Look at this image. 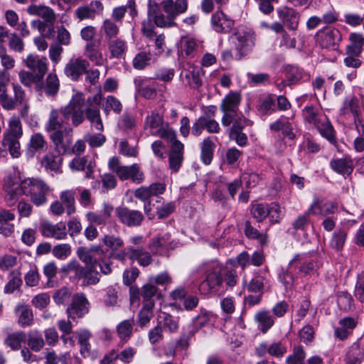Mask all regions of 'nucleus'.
I'll list each match as a JSON object with an SVG mask.
<instances>
[{
    "mask_svg": "<svg viewBox=\"0 0 364 364\" xmlns=\"http://www.w3.org/2000/svg\"><path fill=\"white\" fill-rule=\"evenodd\" d=\"M85 105V97L82 92L74 94L68 104L62 106L60 109H53L50 112L48 120L45 125L47 132H52L50 139L53 142L55 149L60 151L63 150L65 153L68 150L70 143H64L65 134L73 132V128L69 124L71 120L74 127H78L85 121L83 107Z\"/></svg>",
    "mask_w": 364,
    "mask_h": 364,
    "instance_id": "obj_1",
    "label": "nucleus"
},
{
    "mask_svg": "<svg viewBox=\"0 0 364 364\" xmlns=\"http://www.w3.org/2000/svg\"><path fill=\"white\" fill-rule=\"evenodd\" d=\"M187 9V0H164L160 4L154 0H149L147 16L153 21L156 27L171 28L176 26V17L186 12Z\"/></svg>",
    "mask_w": 364,
    "mask_h": 364,
    "instance_id": "obj_2",
    "label": "nucleus"
},
{
    "mask_svg": "<svg viewBox=\"0 0 364 364\" xmlns=\"http://www.w3.org/2000/svg\"><path fill=\"white\" fill-rule=\"evenodd\" d=\"M28 70L18 73L19 81L26 87H31L43 80L48 70V61L46 57L30 54L23 60Z\"/></svg>",
    "mask_w": 364,
    "mask_h": 364,
    "instance_id": "obj_3",
    "label": "nucleus"
},
{
    "mask_svg": "<svg viewBox=\"0 0 364 364\" xmlns=\"http://www.w3.org/2000/svg\"><path fill=\"white\" fill-rule=\"evenodd\" d=\"M23 195L30 197L31 203L37 206H43L48 203L47 196L50 192V186L39 178H26L21 181Z\"/></svg>",
    "mask_w": 364,
    "mask_h": 364,
    "instance_id": "obj_4",
    "label": "nucleus"
},
{
    "mask_svg": "<svg viewBox=\"0 0 364 364\" xmlns=\"http://www.w3.org/2000/svg\"><path fill=\"white\" fill-rule=\"evenodd\" d=\"M255 34L250 28L240 27L231 36L236 50L235 58L240 60L250 54L255 46Z\"/></svg>",
    "mask_w": 364,
    "mask_h": 364,
    "instance_id": "obj_5",
    "label": "nucleus"
},
{
    "mask_svg": "<svg viewBox=\"0 0 364 364\" xmlns=\"http://www.w3.org/2000/svg\"><path fill=\"white\" fill-rule=\"evenodd\" d=\"M223 269L215 266L208 270L205 279L200 284L199 291L204 295H219L223 291Z\"/></svg>",
    "mask_w": 364,
    "mask_h": 364,
    "instance_id": "obj_6",
    "label": "nucleus"
},
{
    "mask_svg": "<svg viewBox=\"0 0 364 364\" xmlns=\"http://www.w3.org/2000/svg\"><path fill=\"white\" fill-rule=\"evenodd\" d=\"M241 102V95L238 92L230 91L225 95L220 105V110L223 113L221 119L224 127H228L232 124V117L239 114V106Z\"/></svg>",
    "mask_w": 364,
    "mask_h": 364,
    "instance_id": "obj_7",
    "label": "nucleus"
},
{
    "mask_svg": "<svg viewBox=\"0 0 364 364\" xmlns=\"http://www.w3.org/2000/svg\"><path fill=\"white\" fill-rule=\"evenodd\" d=\"M314 38L321 48L330 50H336L342 40L341 31L332 26H325L318 30Z\"/></svg>",
    "mask_w": 364,
    "mask_h": 364,
    "instance_id": "obj_8",
    "label": "nucleus"
},
{
    "mask_svg": "<svg viewBox=\"0 0 364 364\" xmlns=\"http://www.w3.org/2000/svg\"><path fill=\"white\" fill-rule=\"evenodd\" d=\"M144 128L149 130L151 135L163 138L171 139L173 129L167 124H164L163 117L157 112H151L145 119Z\"/></svg>",
    "mask_w": 364,
    "mask_h": 364,
    "instance_id": "obj_9",
    "label": "nucleus"
},
{
    "mask_svg": "<svg viewBox=\"0 0 364 364\" xmlns=\"http://www.w3.org/2000/svg\"><path fill=\"white\" fill-rule=\"evenodd\" d=\"M289 267L298 269V274L306 276L313 274L318 268V262L314 259H309L308 253L296 254L289 261Z\"/></svg>",
    "mask_w": 364,
    "mask_h": 364,
    "instance_id": "obj_10",
    "label": "nucleus"
},
{
    "mask_svg": "<svg viewBox=\"0 0 364 364\" xmlns=\"http://www.w3.org/2000/svg\"><path fill=\"white\" fill-rule=\"evenodd\" d=\"M90 63L82 57L71 58L65 64L63 73L73 81H77L87 72Z\"/></svg>",
    "mask_w": 364,
    "mask_h": 364,
    "instance_id": "obj_11",
    "label": "nucleus"
},
{
    "mask_svg": "<svg viewBox=\"0 0 364 364\" xmlns=\"http://www.w3.org/2000/svg\"><path fill=\"white\" fill-rule=\"evenodd\" d=\"M119 221L129 228L140 226L144 219L143 213L137 210L127 207H117L115 209Z\"/></svg>",
    "mask_w": 364,
    "mask_h": 364,
    "instance_id": "obj_12",
    "label": "nucleus"
},
{
    "mask_svg": "<svg viewBox=\"0 0 364 364\" xmlns=\"http://www.w3.org/2000/svg\"><path fill=\"white\" fill-rule=\"evenodd\" d=\"M89 311V302L84 294H75L73 296L70 304L67 309L68 318L75 320L82 318Z\"/></svg>",
    "mask_w": 364,
    "mask_h": 364,
    "instance_id": "obj_13",
    "label": "nucleus"
},
{
    "mask_svg": "<svg viewBox=\"0 0 364 364\" xmlns=\"http://www.w3.org/2000/svg\"><path fill=\"white\" fill-rule=\"evenodd\" d=\"M364 106L363 102L359 100L358 97L354 95L348 96L343 100L342 106L340 109V114L345 118H348L350 116L353 119L363 116V111Z\"/></svg>",
    "mask_w": 364,
    "mask_h": 364,
    "instance_id": "obj_14",
    "label": "nucleus"
},
{
    "mask_svg": "<svg viewBox=\"0 0 364 364\" xmlns=\"http://www.w3.org/2000/svg\"><path fill=\"white\" fill-rule=\"evenodd\" d=\"M34 85L37 92H44L48 97H55L59 92L60 84L58 75L53 72L46 76L45 81L41 80Z\"/></svg>",
    "mask_w": 364,
    "mask_h": 364,
    "instance_id": "obj_15",
    "label": "nucleus"
},
{
    "mask_svg": "<svg viewBox=\"0 0 364 364\" xmlns=\"http://www.w3.org/2000/svg\"><path fill=\"white\" fill-rule=\"evenodd\" d=\"M208 133H219L220 128L218 122L215 119L200 117L192 125V134L195 136H199L202 134L203 130Z\"/></svg>",
    "mask_w": 364,
    "mask_h": 364,
    "instance_id": "obj_16",
    "label": "nucleus"
},
{
    "mask_svg": "<svg viewBox=\"0 0 364 364\" xmlns=\"http://www.w3.org/2000/svg\"><path fill=\"white\" fill-rule=\"evenodd\" d=\"M338 210L337 204L332 201L323 202V200L315 198L307 210V213L313 215H321L326 217L334 214Z\"/></svg>",
    "mask_w": 364,
    "mask_h": 364,
    "instance_id": "obj_17",
    "label": "nucleus"
},
{
    "mask_svg": "<svg viewBox=\"0 0 364 364\" xmlns=\"http://www.w3.org/2000/svg\"><path fill=\"white\" fill-rule=\"evenodd\" d=\"M41 232L43 237H53L58 240H65L68 235L66 225L63 222L56 224L43 223L41 225Z\"/></svg>",
    "mask_w": 364,
    "mask_h": 364,
    "instance_id": "obj_18",
    "label": "nucleus"
},
{
    "mask_svg": "<svg viewBox=\"0 0 364 364\" xmlns=\"http://www.w3.org/2000/svg\"><path fill=\"white\" fill-rule=\"evenodd\" d=\"M211 26L217 33H229L234 26V21L222 11H217L211 17Z\"/></svg>",
    "mask_w": 364,
    "mask_h": 364,
    "instance_id": "obj_19",
    "label": "nucleus"
},
{
    "mask_svg": "<svg viewBox=\"0 0 364 364\" xmlns=\"http://www.w3.org/2000/svg\"><path fill=\"white\" fill-rule=\"evenodd\" d=\"M104 9L103 4L100 1H92L89 4L77 8L75 11V16L80 20L95 19Z\"/></svg>",
    "mask_w": 364,
    "mask_h": 364,
    "instance_id": "obj_20",
    "label": "nucleus"
},
{
    "mask_svg": "<svg viewBox=\"0 0 364 364\" xmlns=\"http://www.w3.org/2000/svg\"><path fill=\"white\" fill-rule=\"evenodd\" d=\"M279 18L282 21L283 24L289 30L295 31L298 28L299 14L294 9L287 6L277 9Z\"/></svg>",
    "mask_w": 364,
    "mask_h": 364,
    "instance_id": "obj_21",
    "label": "nucleus"
},
{
    "mask_svg": "<svg viewBox=\"0 0 364 364\" xmlns=\"http://www.w3.org/2000/svg\"><path fill=\"white\" fill-rule=\"evenodd\" d=\"M26 11L29 15L42 18L48 23L53 24L56 20V14L49 6L32 4L27 7Z\"/></svg>",
    "mask_w": 364,
    "mask_h": 364,
    "instance_id": "obj_22",
    "label": "nucleus"
},
{
    "mask_svg": "<svg viewBox=\"0 0 364 364\" xmlns=\"http://www.w3.org/2000/svg\"><path fill=\"white\" fill-rule=\"evenodd\" d=\"M75 277L80 280L85 279L87 284L95 285L97 284L100 280V274L95 268V265H85L79 267Z\"/></svg>",
    "mask_w": 364,
    "mask_h": 364,
    "instance_id": "obj_23",
    "label": "nucleus"
},
{
    "mask_svg": "<svg viewBox=\"0 0 364 364\" xmlns=\"http://www.w3.org/2000/svg\"><path fill=\"white\" fill-rule=\"evenodd\" d=\"M10 82V74L6 70H0V103L3 108H12V97L7 94Z\"/></svg>",
    "mask_w": 364,
    "mask_h": 364,
    "instance_id": "obj_24",
    "label": "nucleus"
},
{
    "mask_svg": "<svg viewBox=\"0 0 364 364\" xmlns=\"http://www.w3.org/2000/svg\"><path fill=\"white\" fill-rule=\"evenodd\" d=\"M268 273L260 271L255 273L247 285V290L250 292L263 294L269 286Z\"/></svg>",
    "mask_w": 364,
    "mask_h": 364,
    "instance_id": "obj_25",
    "label": "nucleus"
},
{
    "mask_svg": "<svg viewBox=\"0 0 364 364\" xmlns=\"http://www.w3.org/2000/svg\"><path fill=\"white\" fill-rule=\"evenodd\" d=\"M279 206L277 204H272V206H269L267 203H258L252 205L251 209V213L257 222L263 221L273 212L277 213V218H279Z\"/></svg>",
    "mask_w": 364,
    "mask_h": 364,
    "instance_id": "obj_26",
    "label": "nucleus"
},
{
    "mask_svg": "<svg viewBox=\"0 0 364 364\" xmlns=\"http://www.w3.org/2000/svg\"><path fill=\"white\" fill-rule=\"evenodd\" d=\"M357 322L352 317H346L341 319L338 326L335 328L334 335L341 341L346 339L355 328Z\"/></svg>",
    "mask_w": 364,
    "mask_h": 364,
    "instance_id": "obj_27",
    "label": "nucleus"
},
{
    "mask_svg": "<svg viewBox=\"0 0 364 364\" xmlns=\"http://www.w3.org/2000/svg\"><path fill=\"white\" fill-rule=\"evenodd\" d=\"M330 167L336 173L343 176H350L353 171V163L348 157L333 159L330 161Z\"/></svg>",
    "mask_w": 364,
    "mask_h": 364,
    "instance_id": "obj_28",
    "label": "nucleus"
},
{
    "mask_svg": "<svg viewBox=\"0 0 364 364\" xmlns=\"http://www.w3.org/2000/svg\"><path fill=\"white\" fill-rule=\"evenodd\" d=\"M56 151V154L53 152H48L45 154L42 159V165L47 169L55 172L60 171L63 164V156H61V153L63 154V151L60 149V151Z\"/></svg>",
    "mask_w": 364,
    "mask_h": 364,
    "instance_id": "obj_29",
    "label": "nucleus"
},
{
    "mask_svg": "<svg viewBox=\"0 0 364 364\" xmlns=\"http://www.w3.org/2000/svg\"><path fill=\"white\" fill-rule=\"evenodd\" d=\"M127 11L132 18L137 16V10L134 0H128L126 5L114 8L111 19L117 23H121Z\"/></svg>",
    "mask_w": 364,
    "mask_h": 364,
    "instance_id": "obj_30",
    "label": "nucleus"
},
{
    "mask_svg": "<svg viewBox=\"0 0 364 364\" xmlns=\"http://www.w3.org/2000/svg\"><path fill=\"white\" fill-rule=\"evenodd\" d=\"M14 311L17 315V323L20 326L28 327L33 323V311L28 306L18 304L15 307Z\"/></svg>",
    "mask_w": 364,
    "mask_h": 364,
    "instance_id": "obj_31",
    "label": "nucleus"
},
{
    "mask_svg": "<svg viewBox=\"0 0 364 364\" xmlns=\"http://www.w3.org/2000/svg\"><path fill=\"white\" fill-rule=\"evenodd\" d=\"M21 182L15 183L12 181H8L4 186L6 192L5 201L8 206H13L16 204L18 198L23 195L21 188Z\"/></svg>",
    "mask_w": 364,
    "mask_h": 364,
    "instance_id": "obj_32",
    "label": "nucleus"
},
{
    "mask_svg": "<svg viewBox=\"0 0 364 364\" xmlns=\"http://www.w3.org/2000/svg\"><path fill=\"white\" fill-rule=\"evenodd\" d=\"M345 364H361L364 360V350L358 343H353L346 351Z\"/></svg>",
    "mask_w": 364,
    "mask_h": 364,
    "instance_id": "obj_33",
    "label": "nucleus"
},
{
    "mask_svg": "<svg viewBox=\"0 0 364 364\" xmlns=\"http://www.w3.org/2000/svg\"><path fill=\"white\" fill-rule=\"evenodd\" d=\"M275 96L268 94L259 97L256 108L260 114L269 115L275 112Z\"/></svg>",
    "mask_w": 364,
    "mask_h": 364,
    "instance_id": "obj_34",
    "label": "nucleus"
},
{
    "mask_svg": "<svg viewBox=\"0 0 364 364\" xmlns=\"http://www.w3.org/2000/svg\"><path fill=\"white\" fill-rule=\"evenodd\" d=\"M288 119L284 117H280L269 125V129L274 132L282 131L284 137L294 139L295 134L293 132V126Z\"/></svg>",
    "mask_w": 364,
    "mask_h": 364,
    "instance_id": "obj_35",
    "label": "nucleus"
},
{
    "mask_svg": "<svg viewBox=\"0 0 364 364\" xmlns=\"http://www.w3.org/2000/svg\"><path fill=\"white\" fill-rule=\"evenodd\" d=\"M48 142L45 136L39 132L31 136L28 144V152L33 155L35 153H42L47 149Z\"/></svg>",
    "mask_w": 364,
    "mask_h": 364,
    "instance_id": "obj_36",
    "label": "nucleus"
},
{
    "mask_svg": "<svg viewBox=\"0 0 364 364\" xmlns=\"http://www.w3.org/2000/svg\"><path fill=\"white\" fill-rule=\"evenodd\" d=\"M127 254L132 261H136L139 265L146 267L152 262L151 256L142 248L127 247Z\"/></svg>",
    "mask_w": 364,
    "mask_h": 364,
    "instance_id": "obj_37",
    "label": "nucleus"
},
{
    "mask_svg": "<svg viewBox=\"0 0 364 364\" xmlns=\"http://www.w3.org/2000/svg\"><path fill=\"white\" fill-rule=\"evenodd\" d=\"M107 42L110 53L109 58L120 59L123 58L127 48V42L124 40L116 38Z\"/></svg>",
    "mask_w": 364,
    "mask_h": 364,
    "instance_id": "obj_38",
    "label": "nucleus"
},
{
    "mask_svg": "<svg viewBox=\"0 0 364 364\" xmlns=\"http://www.w3.org/2000/svg\"><path fill=\"white\" fill-rule=\"evenodd\" d=\"M100 32L106 41L116 38L119 33V25L111 18H106L100 26Z\"/></svg>",
    "mask_w": 364,
    "mask_h": 364,
    "instance_id": "obj_39",
    "label": "nucleus"
},
{
    "mask_svg": "<svg viewBox=\"0 0 364 364\" xmlns=\"http://www.w3.org/2000/svg\"><path fill=\"white\" fill-rule=\"evenodd\" d=\"M97 47L95 42L87 43L85 46L84 55L96 65H102L104 62L103 55Z\"/></svg>",
    "mask_w": 364,
    "mask_h": 364,
    "instance_id": "obj_40",
    "label": "nucleus"
},
{
    "mask_svg": "<svg viewBox=\"0 0 364 364\" xmlns=\"http://www.w3.org/2000/svg\"><path fill=\"white\" fill-rule=\"evenodd\" d=\"M20 139L21 137L4 134L2 146L9 150L13 158H18L21 156Z\"/></svg>",
    "mask_w": 364,
    "mask_h": 364,
    "instance_id": "obj_41",
    "label": "nucleus"
},
{
    "mask_svg": "<svg viewBox=\"0 0 364 364\" xmlns=\"http://www.w3.org/2000/svg\"><path fill=\"white\" fill-rule=\"evenodd\" d=\"M215 316L210 311L206 310H201L200 314L193 318L189 324L193 326L196 332H198L203 327L206 326L210 322L215 320Z\"/></svg>",
    "mask_w": 364,
    "mask_h": 364,
    "instance_id": "obj_42",
    "label": "nucleus"
},
{
    "mask_svg": "<svg viewBox=\"0 0 364 364\" xmlns=\"http://www.w3.org/2000/svg\"><path fill=\"white\" fill-rule=\"evenodd\" d=\"M83 111L85 119H87L97 130H104L100 108H83Z\"/></svg>",
    "mask_w": 364,
    "mask_h": 364,
    "instance_id": "obj_43",
    "label": "nucleus"
},
{
    "mask_svg": "<svg viewBox=\"0 0 364 364\" xmlns=\"http://www.w3.org/2000/svg\"><path fill=\"white\" fill-rule=\"evenodd\" d=\"M26 341L28 347L35 352H39L45 345L42 333L37 330L29 331Z\"/></svg>",
    "mask_w": 364,
    "mask_h": 364,
    "instance_id": "obj_44",
    "label": "nucleus"
},
{
    "mask_svg": "<svg viewBox=\"0 0 364 364\" xmlns=\"http://www.w3.org/2000/svg\"><path fill=\"white\" fill-rule=\"evenodd\" d=\"M26 333L22 331H16L8 334L4 340V343L13 350L21 349L22 343L26 342Z\"/></svg>",
    "mask_w": 364,
    "mask_h": 364,
    "instance_id": "obj_45",
    "label": "nucleus"
},
{
    "mask_svg": "<svg viewBox=\"0 0 364 364\" xmlns=\"http://www.w3.org/2000/svg\"><path fill=\"white\" fill-rule=\"evenodd\" d=\"M322 118L321 122L318 123L315 127L318 130L322 136L325 137L331 143L334 144L336 139L333 127L327 116L322 117Z\"/></svg>",
    "mask_w": 364,
    "mask_h": 364,
    "instance_id": "obj_46",
    "label": "nucleus"
},
{
    "mask_svg": "<svg viewBox=\"0 0 364 364\" xmlns=\"http://www.w3.org/2000/svg\"><path fill=\"white\" fill-rule=\"evenodd\" d=\"M255 321L257 323L260 331L265 333L269 328H271L274 321L269 312L266 310H262L258 311L255 315Z\"/></svg>",
    "mask_w": 364,
    "mask_h": 364,
    "instance_id": "obj_47",
    "label": "nucleus"
},
{
    "mask_svg": "<svg viewBox=\"0 0 364 364\" xmlns=\"http://www.w3.org/2000/svg\"><path fill=\"white\" fill-rule=\"evenodd\" d=\"M108 166L109 169L114 172L120 180L129 179L131 166H121L119 160L117 157H112L109 160Z\"/></svg>",
    "mask_w": 364,
    "mask_h": 364,
    "instance_id": "obj_48",
    "label": "nucleus"
},
{
    "mask_svg": "<svg viewBox=\"0 0 364 364\" xmlns=\"http://www.w3.org/2000/svg\"><path fill=\"white\" fill-rule=\"evenodd\" d=\"M310 79V75L302 68L292 66L289 68L287 75L288 85L290 86L301 82H306Z\"/></svg>",
    "mask_w": 364,
    "mask_h": 364,
    "instance_id": "obj_49",
    "label": "nucleus"
},
{
    "mask_svg": "<svg viewBox=\"0 0 364 364\" xmlns=\"http://www.w3.org/2000/svg\"><path fill=\"white\" fill-rule=\"evenodd\" d=\"M294 267H289V263L286 268L282 267L278 273V279L286 290L291 289L295 282V276L293 271Z\"/></svg>",
    "mask_w": 364,
    "mask_h": 364,
    "instance_id": "obj_50",
    "label": "nucleus"
},
{
    "mask_svg": "<svg viewBox=\"0 0 364 364\" xmlns=\"http://www.w3.org/2000/svg\"><path fill=\"white\" fill-rule=\"evenodd\" d=\"M302 114L307 122L314 126L321 122L323 119L322 117L326 116L322 114L317 107L313 105L306 106L302 109Z\"/></svg>",
    "mask_w": 364,
    "mask_h": 364,
    "instance_id": "obj_51",
    "label": "nucleus"
},
{
    "mask_svg": "<svg viewBox=\"0 0 364 364\" xmlns=\"http://www.w3.org/2000/svg\"><path fill=\"white\" fill-rule=\"evenodd\" d=\"M197 332L189 323L182 328L181 334L176 341V347L182 350L187 349L190 346V340Z\"/></svg>",
    "mask_w": 364,
    "mask_h": 364,
    "instance_id": "obj_52",
    "label": "nucleus"
},
{
    "mask_svg": "<svg viewBox=\"0 0 364 364\" xmlns=\"http://www.w3.org/2000/svg\"><path fill=\"white\" fill-rule=\"evenodd\" d=\"M215 144L210 137L205 138L201 144L200 157L202 161L208 165L211 163L213 157Z\"/></svg>",
    "mask_w": 364,
    "mask_h": 364,
    "instance_id": "obj_53",
    "label": "nucleus"
},
{
    "mask_svg": "<svg viewBox=\"0 0 364 364\" xmlns=\"http://www.w3.org/2000/svg\"><path fill=\"white\" fill-rule=\"evenodd\" d=\"M134 318L124 320L117 326V332L121 340L128 341L132 335Z\"/></svg>",
    "mask_w": 364,
    "mask_h": 364,
    "instance_id": "obj_54",
    "label": "nucleus"
},
{
    "mask_svg": "<svg viewBox=\"0 0 364 364\" xmlns=\"http://www.w3.org/2000/svg\"><path fill=\"white\" fill-rule=\"evenodd\" d=\"M60 202L65 205L68 215L75 212V192L71 190H66L61 192L60 195Z\"/></svg>",
    "mask_w": 364,
    "mask_h": 364,
    "instance_id": "obj_55",
    "label": "nucleus"
},
{
    "mask_svg": "<svg viewBox=\"0 0 364 364\" xmlns=\"http://www.w3.org/2000/svg\"><path fill=\"white\" fill-rule=\"evenodd\" d=\"M123 105L119 100L112 95L106 97L103 111L106 115H108L111 111L115 114H119L122 111Z\"/></svg>",
    "mask_w": 364,
    "mask_h": 364,
    "instance_id": "obj_56",
    "label": "nucleus"
},
{
    "mask_svg": "<svg viewBox=\"0 0 364 364\" xmlns=\"http://www.w3.org/2000/svg\"><path fill=\"white\" fill-rule=\"evenodd\" d=\"M346 237L347 232L345 230L338 229L336 230L331 239L330 246L337 251L342 250L346 242Z\"/></svg>",
    "mask_w": 364,
    "mask_h": 364,
    "instance_id": "obj_57",
    "label": "nucleus"
},
{
    "mask_svg": "<svg viewBox=\"0 0 364 364\" xmlns=\"http://www.w3.org/2000/svg\"><path fill=\"white\" fill-rule=\"evenodd\" d=\"M4 134L21 137L23 136V128L21 120L16 116L11 117L9 122V127Z\"/></svg>",
    "mask_w": 364,
    "mask_h": 364,
    "instance_id": "obj_58",
    "label": "nucleus"
},
{
    "mask_svg": "<svg viewBox=\"0 0 364 364\" xmlns=\"http://www.w3.org/2000/svg\"><path fill=\"white\" fill-rule=\"evenodd\" d=\"M151 54L145 51L138 53L132 60L133 67L136 70H143L150 64Z\"/></svg>",
    "mask_w": 364,
    "mask_h": 364,
    "instance_id": "obj_59",
    "label": "nucleus"
},
{
    "mask_svg": "<svg viewBox=\"0 0 364 364\" xmlns=\"http://www.w3.org/2000/svg\"><path fill=\"white\" fill-rule=\"evenodd\" d=\"M102 242L110 250V252L117 251L124 245L123 240L114 235H105L102 238Z\"/></svg>",
    "mask_w": 364,
    "mask_h": 364,
    "instance_id": "obj_60",
    "label": "nucleus"
},
{
    "mask_svg": "<svg viewBox=\"0 0 364 364\" xmlns=\"http://www.w3.org/2000/svg\"><path fill=\"white\" fill-rule=\"evenodd\" d=\"M9 281L4 287V293L12 294L22 285V279L20 274L12 271L9 274Z\"/></svg>",
    "mask_w": 364,
    "mask_h": 364,
    "instance_id": "obj_61",
    "label": "nucleus"
},
{
    "mask_svg": "<svg viewBox=\"0 0 364 364\" xmlns=\"http://www.w3.org/2000/svg\"><path fill=\"white\" fill-rule=\"evenodd\" d=\"M203 74V70L200 68H194L193 70L186 75V77L188 80V83L193 88L198 89L202 85L201 75Z\"/></svg>",
    "mask_w": 364,
    "mask_h": 364,
    "instance_id": "obj_62",
    "label": "nucleus"
},
{
    "mask_svg": "<svg viewBox=\"0 0 364 364\" xmlns=\"http://www.w3.org/2000/svg\"><path fill=\"white\" fill-rule=\"evenodd\" d=\"M154 302L146 303L138 314V322L141 326L147 324L153 316L152 308Z\"/></svg>",
    "mask_w": 364,
    "mask_h": 364,
    "instance_id": "obj_63",
    "label": "nucleus"
},
{
    "mask_svg": "<svg viewBox=\"0 0 364 364\" xmlns=\"http://www.w3.org/2000/svg\"><path fill=\"white\" fill-rule=\"evenodd\" d=\"M306 353L302 346H295L293 350V353L289 355L286 358L287 364H304Z\"/></svg>",
    "mask_w": 364,
    "mask_h": 364,
    "instance_id": "obj_64",
    "label": "nucleus"
}]
</instances>
